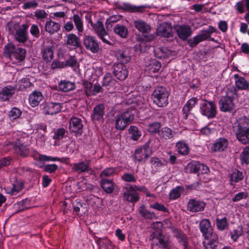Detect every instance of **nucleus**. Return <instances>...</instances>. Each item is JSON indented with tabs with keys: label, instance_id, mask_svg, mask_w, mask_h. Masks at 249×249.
I'll return each instance as SVG.
<instances>
[{
	"label": "nucleus",
	"instance_id": "1",
	"mask_svg": "<svg viewBox=\"0 0 249 249\" xmlns=\"http://www.w3.org/2000/svg\"><path fill=\"white\" fill-rule=\"evenodd\" d=\"M232 132L242 144L249 143V119L246 116L237 119L232 124Z\"/></svg>",
	"mask_w": 249,
	"mask_h": 249
},
{
	"label": "nucleus",
	"instance_id": "2",
	"mask_svg": "<svg viewBox=\"0 0 249 249\" xmlns=\"http://www.w3.org/2000/svg\"><path fill=\"white\" fill-rule=\"evenodd\" d=\"M134 110L129 109L115 117V128L118 130H124L134 120Z\"/></svg>",
	"mask_w": 249,
	"mask_h": 249
},
{
	"label": "nucleus",
	"instance_id": "3",
	"mask_svg": "<svg viewBox=\"0 0 249 249\" xmlns=\"http://www.w3.org/2000/svg\"><path fill=\"white\" fill-rule=\"evenodd\" d=\"M169 93L168 89L162 86L157 87L151 94L153 103L158 107H163L168 103Z\"/></svg>",
	"mask_w": 249,
	"mask_h": 249
},
{
	"label": "nucleus",
	"instance_id": "4",
	"mask_svg": "<svg viewBox=\"0 0 249 249\" xmlns=\"http://www.w3.org/2000/svg\"><path fill=\"white\" fill-rule=\"evenodd\" d=\"M233 99V91L232 89H228L226 94L222 96L219 100L220 110L224 112L232 111L234 107Z\"/></svg>",
	"mask_w": 249,
	"mask_h": 249
},
{
	"label": "nucleus",
	"instance_id": "5",
	"mask_svg": "<svg viewBox=\"0 0 249 249\" xmlns=\"http://www.w3.org/2000/svg\"><path fill=\"white\" fill-rule=\"evenodd\" d=\"M215 32L216 29L214 27L209 26L207 30L202 31L200 34L197 35L193 38L188 39L187 44L191 48L195 47L200 42L210 38V35Z\"/></svg>",
	"mask_w": 249,
	"mask_h": 249
},
{
	"label": "nucleus",
	"instance_id": "6",
	"mask_svg": "<svg viewBox=\"0 0 249 249\" xmlns=\"http://www.w3.org/2000/svg\"><path fill=\"white\" fill-rule=\"evenodd\" d=\"M201 114L207 117L208 119H212L216 116L217 114L216 106L212 101H209L206 99L202 100L200 106Z\"/></svg>",
	"mask_w": 249,
	"mask_h": 249
},
{
	"label": "nucleus",
	"instance_id": "7",
	"mask_svg": "<svg viewBox=\"0 0 249 249\" xmlns=\"http://www.w3.org/2000/svg\"><path fill=\"white\" fill-rule=\"evenodd\" d=\"M40 109L45 115H54L59 112L62 108L59 103H44L40 106Z\"/></svg>",
	"mask_w": 249,
	"mask_h": 249
},
{
	"label": "nucleus",
	"instance_id": "8",
	"mask_svg": "<svg viewBox=\"0 0 249 249\" xmlns=\"http://www.w3.org/2000/svg\"><path fill=\"white\" fill-rule=\"evenodd\" d=\"M83 45L87 50L93 53H97L100 49L99 43L93 36H85L83 38Z\"/></svg>",
	"mask_w": 249,
	"mask_h": 249
},
{
	"label": "nucleus",
	"instance_id": "9",
	"mask_svg": "<svg viewBox=\"0 0 249 249\" xmlns=\"http://www.w3.org/2000/svg\"><path fill=\"white\" fill-rule=\"evenodd\" d=\"M83 125L82 120L75 116L72 117L69 121V129L71 133L81 135L83 133Z\"/></svg>",
	"mask_w": 249,
	"mask_h": 249
},
{
	"label": "nucleus",
	"instance_id": "10",
	"mask_svg": "<svg viewBox=\"0 0 249 249\" xmlns=\"http://www.w3.org/2000/svg\"><path fill=\"white\" fill-rule=\"evenodd\" d=\"M206 204L202 201L190 199L187 203V210L190 212L196 213L203 211Z\"/></svg>",
	"mask_w": 249,
	"mask_h": 249
},
{
	"label": "nucleus",
	"instance_id": "11",
	"mask_svg": "<svg viewBox=\"0 0 249 249\" xmlns=\"http://www.w3.org/2000/svg\"><path fill=\"white\" fill-rule=\"evenodd\" d=\"M113 73L117 79L124 80L128 76V71L125 65L115 63L114 65Z\"/></svg>",
	"mask_w": 249,
	"mask_h": 249
},
{
	"label": "nucleus",
	"instance_id": "12",
	"mask_svg": "<svg viewBox=\"0 0 249 249\" xmlns=\"http://www.w3.org/2000/svg\"><path fill=\"white\" fill-rule=\"evenodd\" d=\"M66 45L71 50L81 47L80 39L74 34H69L66 36Z\"/></svg>",
	"mask_w": 249,
	"mask_h": 249
},
{
	"label": "nucleus",
	"instance_id": "13",
	"mask_svg": "<svg viewBox=\"0 0 249 249\" xmlns=\"http://www.w3.org/2000/svg\"><path fill=\"white\" fill-rule=\"evenodd\" d=\"M205 240L203 244L205 249H216L218 244V238L215 233H212L209 237H204Z\"/></svg>",
	"mask_w": 249,
	"mask_h": 249
},
{
	"label": "nucleus",
	"instance_id": "14",
	"mask_svg": "<svg viewBox=\"0 0 249 249\" xmlns=\"http://www.w3.org/2000/svg\"><path fill=\"white\" fill-rule=\"evenodd\" d=\"M133 185H130L129 187L126 188L124 193V196L125 199L128 202L135 203L138 201L140 197L138 194L136 192Z\"/></svg>",
	"mask_w": 249,
	"mask_h": 249
},
{
	"label": "nucleus",
	"instance_id": "15",
	"mask_svg": "<svg viewBox=\"0 0 249 249\" xmlns=\"http://www.w3.org/2000/svg\"><path fill=\"white\" fill-rule=\"evenodd\" d=\"M198 101L196 97H193L189 99L184 105L182 109V117L184 120H187L189 114L191 113V110L195 107Z\"/></svg>",
	"mask_w": 249,
	"mask_h": 249
},
{
	"label": "nucleus",
	"instance_id": "16",
	"mask_svg": "<svg viewBox=\"0 0 249 249\" xmlns=\"http://www.w3.org/2000/svg\"><path fill=\"white\" fill-rule=\"evenodd\" d=\"M229 142L225 138H220L217 139L213 144L211 150L213 152H222L227 149Z\"/></svg>",
	"mask_w": 249,
	"mask_h": 249
},
{
	"label": "nucleus",
	"instance_id": "17",
	"mask_svg": "<svg viewBox=\"0 0 249 249\" xmlns=\"http://www.w3.org/2000/svg\"><path fill=\"white\" fill-rule=\"evenodd\" d=\"M176 32L178 37L182 40H186L192 34L191 28L186 25L178 26Z\"/></svg>",
	"mask_w": 249,
	"mask_h": 249
},
{
	"label": "nucleus",
	"instance_id": "18",
	"mask_svg": "<svg viewBox=\"0 0 249 249\" xmlns=\"http://www.w3.org/2000/svg\"><path fill=\"white\" fill-rule=\"evenodd\" d=\"M141 152H143L145 154V157L146 158H149L152 155V151L149 147V142H147L140 148L135 150L134 158L137 160H142L141 156L139 155Z\"/></svg>",
	"mask_w": 249,
	"mask_h": 249
},
{
	"label": "nucleus",
	"instance_id": "19",
	"mask_svg": "<svg viewBox=\"0 0 249 249\" xmlns=\"http://www.w3.org/2000/svg\"><path fill=\"white\" fill-rule=\"evenodd\" d=\"M15 92V88L10 85L6 86L2 88L0 91V99L2 101H8Z\"/></svg>",
	"mask_w": 249,
	"mask_h": 249
},
{
	"label": "nucleus",
	"instance_id": "20",
	"mask_svg": "<svg viewBox=\"0 0 249 249\" xmlns=\"http://www.w3.org/2000/svg\"><path fill=\"white\" fill-rule=\"evenodd\" d=\"M146 7L145 5L135 6L129 3H123L119 6V9L131 13L142 12Z\"/></svg>",
	"mask_w": 249,
	"mask_h": 249
},
{
	"label": "nucleus",
	"instance_id": "21",
	"mask_svg": "<svg viewBox=\"0 0 249 249\" xmlns=\"http://www.w3.org/2000/svg\"><path fill=\"white\" fill-rule=\"evenodd\" d=\"M43 98L42 93L38 90H34L29 95V102L32 107L37 106Z\"/></svg>",
	"mask_w": 249,
	"mask_h": 249
},
{
	"label": "nucleus",
	"instance_id": "22",
	"mask_svg": "<svg viewBox=\"0 0 249 249\" xmlns=\"http://www.w3.org/2000/svg\"><path fill=\"white\" fill-rule=\"evenodd\" d=\"M157 33L161 36L169 37L173 35L172 28L168 24H162L158 27Z\"/></svg>",
	"mask_w": 249,
	"mask_h": 249
},
{
	"label": "nucleus",
	"instance_id": "23",
	"mask_svg": "<svg viewBox=\"0 0 249 249\" xmlns=\"http://www.w3.org/2000/svg\"><path fill=\"white\" fill-rule=\"evenodd\" d=\"M173 232L174 236L176 237L180 243H181L184 247V249H189L188 248V240L185 234H184L180 229L178 228H173Z\"/></svg>",
	"mask_w": 249,
	"mask_h": 249
},
{
	"label": "nucleus",
	"instance_id": "24",
	"mask_svg": "<svg viewBox=\"0 0 249 249\" xmlns=\"http://www.w3.org/2000/svg\"><path fill=\"white\" fill-rule=\"evenodd\" d=\"M199 228L201 232L204 237H209L213 233L212 232L211 223L207 219H202L199 223Z\"/></svg>",
	"mask_w": 249,
	"mask_h": 249
},
{
	"label": "nucleus",
	"instance_id": "25",
	"mask_svg": "<svg viewBox=\"0 0 249 249\" xmlns=\"http://www.w3.org/2000/svg\"><path fill=\"white\" fill-rule=\"evenodd\" d=\"M134 26L138 31L142 34H148L151 31L150 25L142 19L135 20Z\"/></svg>",
	"mask_w": 249,
	"mask_h": 249
},
{
	"label": "nucleus",
	"instance_id": "26",
	"mask_svg": "<svg viewBox=\"0 0 249 249\" xmlns=\"http://www.w3.org/2000/svg\"><path fill=\"white\" fill-rule=\"evenodd\" d=\"M60 29L59 23L53 21L51 19L46 22L45 24V31L52 35L57 33Z\"/></svg>",
	"mask_w": 249,
	"mask_h": 249
},
{
	"label": "nucleus",
	"instance_id": "27",
	"mask_svg": "<svg viewBox=\"0 0 249 249\" xmlns=\"http://www.w3.org/2000/svg\"><path fill=\"white\" fill-rule=\"evenodd\" d=\"M27 26L26 24H23L21 28L17 30L15 35V38L18 42L24 43L27 40Z\"/></svg>",
	"mask_w": 249,
	"mask_h": 249
},
{
	"label": "nucleus",
	"instance_id": "28",
	"mask_svg": "<svg viewBox=\"0 0 249 249\" xmlns=\"http://www.w3.org/2000/svg\"><path fill=\"white\" fill-rule=\"evenodd\" d=\"M58 88L59 90L66 92L74 89L75 84L66 80H61L58 83Z\"/></svg>",
	"mask_w": 249,
	"mask_h": 249
},
{
	"label": "nucleus",
	"instance_id": "29",
	"mask_svg": "<svg viewBox=\"0 0 249 249\" xmlns=\"http://www.w3.org/2000/svg\"><path fill=\"white\" fill-rule=\"evenodd\" d=\"M15 151L22 157H26L29 155L30 151L27 145H24L17 142L14 146Z\"/></svg>",
	"mask_w": 249,
	"mask_h": 249
},
{
	"label": "nucleus",
	"instance_id": "30",
	"mask_svg": "<svg viewBox=\"0 0 249 249\" xmlns=\"http://www.w3.org/2000/svg\"><path fill=\"white\" fill-rule=\"evenodd\" d=\"M176 148L178 154L182 156L187 155L190 152V147L185 141H180L176 143Z\"/></svg>",
	"mask_w": 249,
	"mask_h": 249
},
{
	"label": "nucleus",
	"instance_id": "31",
	"mask_svg": "<svg viewBox=\"0 0 249 249\" xmlns=\"http://www.w3.org/2000/svg\"><path fill=\"white\" fill-rule=\"evenodd\" d=\"M105 107L103 104H99L96 106L93 110V113L91 114L92 120L99 121L103 118L105 113Z\"/></svg>",
	"mask_w": 249,
	"mask_h": 249
},
{
	"label": "nucleus",
	"instance_id": "32",
	"mask_svg": "<svg viewBox=\"0 0 249 249\" xmlns=\"http://www.w3.org/2000/svg\"><path fill=\"white\" fill-rule=\"evenodd\" d=\"M158 240V242L156 244V246L163 249H171V241L169 236L162 233Z\"/></svg>",
	"mask_w": 249,
	"mask_h": 249
},
{
	"label": "nucleus",
	"instance_id": "33",
	"mask_svg": "<svg viewBox=\"0 0 249 249\" xmlns=\"http://www.w3.org/2000/svg\"><path fill=\"white\" fill-rule=\"evenodd\" d=\"M90 162V160H89L74 163L72 167V170L78 173L86 172L88 169V166H89Z\"/></svg>",
	"mask_w": 249,
	"mask_h": 249
},
{
	"label": "nucleus",
	"instance_id": "34",
	"mask_svg": "<svg viewBox=\"0 0 249 249\" xmlns=\"http://www.w3.org/2000/svg\"><path fill=\"white\" fill-rule=\"evenodd\" d=\"M26 51L25 49L17 47L15 51L11 55V60L18 63L23 60L25 57Z\"/></svg>",
	"mask_w": 249,
	"mask_h": 249
},
{
	"label": "nucleus",
	"instance_id": "35",
	"mask_svg": "<svg viewBox=\"0 0 249 249\" xmlns=\"http://www.w3.org/2000/svg\"><path fill=\"white\" fill-rule=\"evenodd\" d=\"M175 132L168 127H163L159 132L160 138L162 141L173 138Z\"/></svg>",
	"mask_w": 249,
	"mask_h": 249
},
{
	"label": "nucleus",
	"instance_id": "36",
	"mask_svg": "<svg viewBox=\"0 0 249 249\" xmlns=\"http://www.w3.org/2000/svg\"><path fill=\"white\" fill-rule=\"evenodd\" d=\"M116 57L118 61V64L124 65L128 63L131 58L126 51L119 50L116 54Z\"/></svg>",
	"mask_w": 249,
	"mask_h": 249
},
{
	"label": "nucleus",
	"instance_id": "37",
	"mask_svg": "<svg viewBox=\"0 0 249 249\" xmlns=\"http://www.w3.org/2000/svg\"><path fill=\"white\" fill-rule=\"evenodd\" d=\"M192 170L193 173L199 175L207 173L209 171V169L207 165L197 162L192 165Z\"/></svg>",
	"mask_w": 249,
	"mask_h": 249
},
{
	"label": "nucleus",
	"instance_id": "38",
	"mask_svg": "<svg viewBox=\"0 0 249 249\" xmlns=\"http://www.w3.org/2000/svg\"><path fill=\"white\" fill-rule=\"evenodd\" d=\"M100 184L103 189L107 193H111L114 189V186L111 180L107 178H102Z\"/></svg>",
	"mask_w": 249,
	"mask_h": 249
},
{
	"label": "nucleus",
	"instance_id": "39",
	"mask_svg": "<svg viewBox=\"0 0 249 249\" xmlns=\"http://www.w3.org/2000/svg\"><path fill=\"white\" fill-rule=\"evenodd\" d=\"M229 178L231 183L232 185L233 183L238 182L243 180L244 176L242 172L237 169H233L230 174Z\"/></svg>",
	"mask_w": 249,
	"mask_h": 249
},
{
	"label": "nucleus",
	"instance_id": "40",
	"mask_svg": "<svg viewBox=\"0 0 249 249\" xmlns=\"http://www.w3.org/2000/svg\"><path fill=\"white\" fill-rule=\"evenodd\" d=\"M155 55L160 59L165 58L169 55L170 52L166 47H158L154 50Z\"/></svg>",
	"mask_w": 249,
	"mask_h": 249
},
{
	"label": "nucleus",
	"instance_id": "41",
	"mask_svg": "<svg viewBox=\"0 0 249 249\" xmlns=\"http://www.w3.org/2000/svg\"><path fill=\"white\" fill-rule=\"evenodd\" d=\"M114 32L122 38H126L128 35L127 28L125 26L119 24L114 26Z\"/></svg>",
	"mask_w": 249,
	"mask_h": 249
},
{
	"label": "nucleus",
	"instance_id": "42",
	"mask_svg": "<svg viewBox=\"0 0 249 249\" xmlns=\"http://www.w3.org/2000/svg\"><path fill=\"white\" fill-rule=\"evenodd\" d=\"M139 213L142 216L148 219L157 218V217L153 212H150L147 210L143 205L139 209Z\"/></svg>",
	"mask_w": 249,
	"mask_h": 249
},
{
	"label": "nucleus",
	"instance_id": "43",
	"mask_svg": "<svg viewBox=\"0 0 249 249\" xmlns=\"http://www.w3.org/2000/svg\"><path fill=\"white\" fill-rule=\"evenodd\" d=\"M42 56L44 60L47 62H50L53 58V53L50 47H46L42 50Z\"/></svg>",
	"mask_w": 249,
	"mask_h": 249
},
{
	"label": "nucleus",
	"instance_id": "44",
	"mask_svg": "<svg viewBox=\"0 0 249 249\" xmlns=\"http://www.w3.org/2000/svg\"><path fill=\"white\" fill-rule=\"evenodd\" d=\"M72 19L78 33H82L84 30V28L83 22L81 17L77 14H74L72 17Z\"/></svg>",
	"mask_w": 249,
	"mask_h": 249
},
{
	"label": "nucleus",
	"instance_id": "45",
	"mask_svg": "<svg viewBox=\"0 0 249 249\" xmlns=\"http://www.w3.org/2000/svg\"><path fill=\"white\" fill-rule=\"evenodd\" d=\"M241 164H249V146L245 147L240 153L239 157Z\"/></svg>",
	"mask_w": 249,
	"mask_h": 249
},
{
	"label": "nucleus",
	"instance_id": "46",
	"mask_svg": "<svg viewBox=\"0 0 249 249\" xmlns=\"http://www.w3.org/2000/svg\"><path fill=\"white\" fill-rule=\"evenodd\" d=\"M21 110L16 107H13L9 112L8 117L10 120H15L20 118L22 115Z\"/></svg>",
	"mask_w": 249,
	"mask_h": 249
},
{
	"label": "nucleus",
	"instance_id": "47",
	"mask_svg": "<svg viewBox=\"0 0 249 249\" xmlns=\"http://www.w3.org/2000/svg\"><path fill=\"white\" fill-rule=\"evenodd\" d=\"M235 83V86L238 89L247 90L249 89V83L243 77L236 80Z\"/></svg>",
	"mask_w": 249,
	"mask_h": 249
},
{
	"label": "nucleus",
	"instance_id": "48",
	"mask_svg": "<svg viewBox=\"0 0 249 249\" xmlns=\"http://www.w3.org/2000/svg\"><path fill=\"white\" fill-rule=\"evenodd\" d=\"M34 159H38V160L42 161H60V159L57 157H52L51 156H48L46 155H43L41 154H38L37 152H36V153L32 155Z\"/></svg>",
	"mask_w": 249,
	"mask_h": 249
},
{
	"label": "nucleus",
	"instance_id": "49",
	"mask_svg": "<svg viewBox=\"0 0 249 249\" xmlns=\"http://www.w3.org/2000/svg\"><path fill=\"white\" fill-rule=\"evenodd\" d=\"M93 29L98 36H106L107 34L103 23L101 21H98L92 26Z\"/></svg>",
	"mask_w": 249,
	"mask_h": 249
},
{
	"label": "nucleus",
	"instance_id": "50",
	"mask_svg": "<svg viewBox=\"0 0 249 249\" xmlns=\"http://www.w3.org/2000/svg\"><path fill=\"white\" fill-rule=\"evenodd\" d=\"M183 190V188L179 186L172 189L169 194L170 199L175 200L181 196V193Z\"/></svg>",
	"mask_w": 249,
	"mask_h": 249
},
{
	"label": "nucleus",
	"instance_id": "51",
	"mask_svg": "<svg viewBox=\"0 0 249 249\" xmlns=\"http://www.w3.org/2000/svg\"><path fill=\"white\" fill-rule=\"evenodd\" d=\"M129 133L131 135V139L137 141L141 136V132L136 126L131 125L129 128Z\"/></svg>",
	"mask_w": 249,
	"mask_h": 249
},
{
	"label": "nucleus",
	"instance_id": "52",
	"mask_svg": "<svg viewBox=\"0 0 249 249\" xmlns=\"http://www.w3.org/2000/svg\"><path fill=\"white\" fill-rule=\"evenodd\" d=\"M243 228L241 226H238L235 229L230 231L231 238L233 241H236L238 238L243 234Z\"/></svg>",
	"mask_w": 249,
	"mask_h": 249
},
{
	"label": "nucleus",
	"instance_id": "53",
	"mask_svg": "<svg viewBox=\"0 0 249 249\" xmlns=\"http://www.w3.org/2000/svg\"><path fill=\"white\" fill-rule=\"evenodd\" d=\"M84 91L87 97L92 95L93 84L91 82L85 80L83 82Z\"/></svg>",
	"mask_w": 249,
	"mask_h": 249
},
{
	"label": "nucleus",
	"instance_id": "54",
	"mask_svg": "<svg viewBox=\"0 0 249 249\" xmlns=\"http://www.w3.org/2000/svg\"><path fill=\"white\" fill-rule=\"evenodd\" d=\"M65 68L70 67L72 68L79 66V63L75 56H71L70 58L64 62Z\"/></svg>",
	"mask_w": 249,
	"mask_h": 249
},
{
	"label": "nucleus",
	"instance_id": "55",
	"mask_svg": "<svg viewBox=\"0 0 249 249\" xmlns=\"http://www.w3.org/2000/svg\"><path fill=\"white\" fill-rule=\"evenodd\" d=\"M115 83L116 81L112 78L111 74L107 73L104 77L103 86L113 87L115 85Z\"/></svg>",
	"mask_w": 249,
	"mask_h": 249
},
{
	"label": "nucleus",
	"instance_id": "56",
	"mask_svg": "<svg viewBox=\"0 0 249 249\" xmlns=\"http://www.w3.org/2000/svg\"><path fill=\"white\" fill-rule=\"evenodd\" d=\"M53 133V139L54 140H60L65 136L66 131L64 128L62 127L54 129Z\"/></svg>",
	"mask_w": 249,
	"mask_h": 249
},
{
	"label": "nucleus",
	"instance_id": "57",
	"mask_svg": "<svg viewBox=\"0 0 249 249\" xmlns=\"http://www.w3.org/2000/svg\"><path fill=\"white\" fill-rule=\"evenodd\" d=\"M34 17L36 19L43 21L48 17V14L45 10L42 9H37L34 12Z\"/></svg>",
	"mask_w": 249,
	"mask_h": 249
},
{
	"label": "nucleus",
	"instance_id": "58",
	"mask_svg": "<svg viewBox=\"0 0 249 249\" xmlns=\"http://www.w3.org/2000/svg\"><path fill=\"white\" fill-rule=\"evenodd\" d=\"M35 127L36 130V133H40V137L45 136V134L47 132V125L46 124L43 123H39L36 124Z\"/></svg>",
	"mask_w": 249,
	"mask_h": 249
},
{
	"label": "nucleus",
	"instance_id": "59",
	"mask_svg": "<svg viewBox=\"0 0 249 249\" xmlns=\"http://www.w3.org/2000/svg\"><path fill=\"white\" fill-rule=\"evenodd\" d=\"M161 126V123L159 122H154L149 124L148 126V131L151 133H157L160 132V129Z\"/></svg>",
	"mask_w": 249,
	"mask_h": 249
},
{
	"label": "nucleus",
	"instance_id": "60",
	"mask_svg": "<svg viewBox=\"0 0 249 249\" xmlns=\"http://www.w3.org/2000/svg\"><path fill=\"white\" fill-rule=\"evenodd\" d=\"M97 243L102 244V246L105 249H113V245L112 242L106 238H99Z\"/></svg>",
	"mask_w": 249,
	"mask_h": 249
},
{
	"label": "nucleus",
	"instance_id": "61",
	"mask_svg": "<svg viewBox=\"0 0 249 249\" xmlns=\"http://www.w3.org/2000/svg\"><path fill=\"white\" fill-rule=\"evenodd\" d=\"M150 207L160 212L163 213L169 212L168 209L164 205L159 202H155L153 204H150Z\"/></svg>",
	"mask_w": 249,
	"mask_h": 249
},
{
	"label": "nucleus",
	"instance_id": "62",
	"mask_svg": "<svg viewBox=\"0 0 249 249\" xmlns=\"http://www.w3.org/2000/svg\"><path fill=\"white\" fill-rule=\"evenodd\" d=\"M216 224L217 229L221 231L225 230L228 224L227 219L226 217H224L222 219L217 218Z\"/></svg>",
	"mask_w": 249,
	"mask_h": 249
},
{
	"label": "nucleus",
	"instance_id": "63",
	"mask_svg": "<svg viewBox=\"0 0 249 249\" xmlns=\"http://www.w3.org/2000/svg\"><path fill=\"white\" fill-rule=\"evenodd\" d=\"M17 47H15L12 43H8L4 47V53L10 58L11 55L14 53Z\"/></svg>",
	"mask_w": 249,
	"mask_h": 249
},
{
	"label": "nucleus",
	"instance_id": "64",
	"mask_svg": "<svg viewBox=\"0 0 249 249\" xmlns=\"http://www.w3.org/2000/svg\"><path fill=\"white\" fill-rule=\"evenodd\" d=\"M30 204V200L28 199H23L22 201L17 203V205L19 211H23L29 208Z\"/></svg>",
	"mask_w": 249,
	"mask_h": 249
}]
</instances>
